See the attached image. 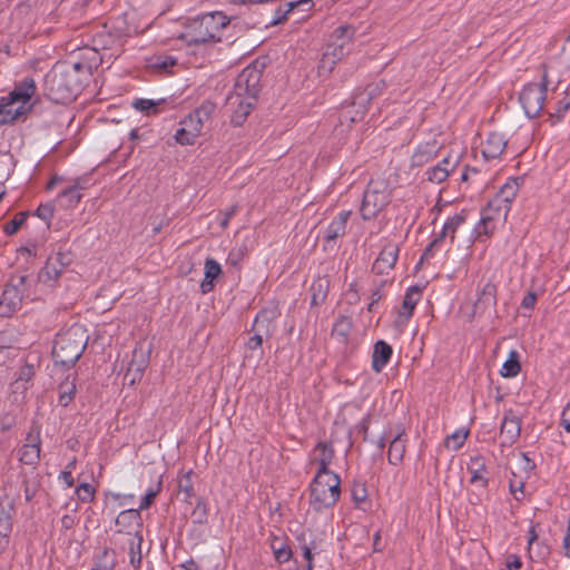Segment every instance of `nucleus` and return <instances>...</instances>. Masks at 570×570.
Returning a JSON list of instances; mask_svg holds the SVG:
<instances>
[{
    "label": "nucleus",
    "instance_id": "1",
    "mask_svg": "<svg viewBox=\"0 0 570 570\" xmlns=\"http://www.w3.org/2000/svg\"><path fill=\"white\" fill-rule=\"evenodd\" d=\"M37 86L32 77H24L14 85L8 96L0 100V126L11 124L31 111V98L36 95Z\"/></svg>",
    "mask_w": 570,
    "mask_h": 570
},
{
    "label": "nucleus",
    "instance_id": "2",
    "mask_svg": "<svg viewBox=\"0 0 570 570\" xmlns=\"http://www.w3.org/2000/svg\"><path fill=\"white\" fill-rule=\"evenodd\" d=\"M81 90V82H76L70 67L56 63L45 76L43 92L56 104H69Z\"/></svg>",
    "mask_w": 570,
    "mask_h": 570
},
{
    "label": "nucleus",
    "instance_id": "3",
    "mask_svg": "<svg viewBox=\"0 0 570 570\" xmlns=\"http://www.w3.org/2000/svg\"><path fill=\"white\" fill-rule=\"evenodd\" d=\"M341 495V479L335 472H316L309 484V504L316 511L333 508Z\"/></svg>",
    "mask_w": 570,
    "mask_h": 570
},
{
    "label": "nucleus",
    "instance_id": "4",
    "mask_svg": "<svg viewBox=\"0 0 570 570\" xmlns=\"http://www.w3.org/2000/svg\"><path fill=\"white\" fill-rule=\"evenodd\" d=\"M86 346L87 338L79 327H71L58 334L52 348L55 363L66 368L73 366Z\"/></svg>",
    "mask_w": 570,
    "mask_h": 570
},
{
    "label": "nucleus",
    "instance_id": "5",
    "mask_svg": "<svg viewBox=\"0 0 570 570\" xmlns=\"http://www.w3.org/2000/svg\"><path fill=\"white\" fill-rule=\"evenodd\" d=\"M229 18L220 11L205 13L188 27L189 42L194 45L222 41L223 31L229 24Z\"/></svg>",
    "mask_w": 570,
    "mask_h": 570
},
{
    "label": "nucleus",
    "instance_id": "6",
    "mask_svg": "<svg viewBox=\"0 0 570 570\" xmlns=\"http://www.w3.org/2000/svg\"><path fill=\"white\" fill-rule=\"evenodd\" d=\"M355 29L351 26H340L331 35V40L321 59V68L332 70L333 66L348 52Z\"/></svg>",
    "mask_w": 570,
    "mask_h": 570
},
{
    "label": "nucleus",
    "instance_id": "7",
    "mask_svg": "<svg viewBox=\"0 0 570 570\" xmlns=\"http://www.w3.org/2000/svg\"><path fill=\"white\" fill-rule=\"evenodd\" d=\"M548 85V75L544 72L540 83H528L520 92L519 101L529 118L539 116L543 110Z\"/></svg>",
    "mask_w": 570,
    "mask_h": 570
},
{
    "label": "nucleus",
    "instance_id": "8",
    "mask_svg": "<svg viewBox=\"0 0 570 570\" xmlns=\"http://www.w3.org/2000/svg\"><path fill=\"white\" fill-rule=\"evenodd\" d=\"M387 203L389 194L383 183L371 180L363 194L360 208L362 218L370 220L376 217Z\"/></svg>",
    "mask_w": 570,
    "mask_h": 570
},
{
    "label": "nucleus",
    "instance_id": "9",
    "mask_svg": "<svg viewBox=\"0 0 570 570\" xmlns=\"http://www.w3.org/2000/svg\"><path fill=\"white\" fill-rule=\"evenodd\" d=\"M264 69V63L255 61L247 66L237 76L233 92L242 96H247L249 99H257L261 91V79Z\"/></svg>",
    "mask_w": 570,
    "mask_h": 570
},
{
    "label": "nucleus",
    "instance_id": "10",
    "mask_svg": "<svg viewBox=\"0 0 570 570\" xmlns=\"http://www.w3.org/2000/svg\"><path fill=\"white\" fill-rule=\"evenodd\" d=\"M26 275L12 277L11 281L4 286L0 307L3 308V313L10 315L21 308L23 295L26 293Z\"/></svg>",
    "mask_w": 570,
    "mask_h": 570
},
{
    "label": "nucleus",
    "instance_id": "11",
    "mask_svg": "<svg viewBox=\"0 0 570 570\" xmlns=\"http://www.w3.org/2000/svg\"><path fill=\"white\" fill-rule=\"evenodd\" d=\"M256 101L257 99L230 92L226 98V107L232 114L230 122L234 126H242L254 109Z\"/></svg>",
    "mask_w": 570,
    "mask_h": 570
},
{
    "label": "nucleus",
    "instance_id": "12",
    "mask_svg": "<svg viewBox=\"0 0 570 570\" xmlns=\"http://www.w3.org/2000/svg\"><path fill=\"white\" fill-rule=\"evenodd\" d=\"M385 87V81L379 80L367 85L364 90L355 94L352 101V107H357V110L356 114L351 117V121H356L357 119L362 118V116L368 109L371 101L380 97L383 94Z\"/></svg>",
    "mask_w": 570,
    "mask_h": 570
},
{
    "label": "nucleus",
    "instance_id": "13",
    "mask_svg": "<svg viewBox=\"0 0 570 570\" xmlns=\"http://www.w3.org/2000/svg\"><path fill=\"white\" fill-rule=\"evenodd\" d=\"M40 367V356L38 354H29L23 365L17 372V377L12 383L14 393H24L32 384V380Z\"/></svg>",
    "mask_w": 570,
    "mask_h": 570
},
{
    "label": "nucleus",
    "instance_id": "14",
    "mask_svg": "<svg viewBox=\"0 0 570 570\" xmlns=\"http://www.w3.org/2000/svg\"><path fill=\"white\" fill-rule=\"evenodd\" d=\"M41 441L40 428L32 426L27 434L26 443L19 450V461L26 465H35L40 460Z\"/></svg>",
    "mask_w": 570,
    "mask_h": 570
},
{
    "label": "nucleus",
    "instance_id": "15",
    "mask_svg": "<svg viewBox=\"0 0 570 570\" xmlns=\"http://www.w3.org/2000/svg\"><path fill=\"white\" fill-rule=\"evenodd\" d=\"M214 110L215 105L205 101L181 121V126L189 129L191 136H199L204 124L209 120Z\"/></svg>",
    "mask_w": 570,
    "mask_h": 570
},
{
    "label": "nucleus",
    "instance_id": "16",
    "mask_svg": "<svg viewBox=\"0 0 570 570\" xmlns=\"http://www.w3.org/2000/svg\"><path fill=\"white\" fill-rule=\"evenodd\" d=\"M521 433V419L512 411L507 410L500 426V436L502 446L514 444Z\"/></svg>",
    "mask_w": 570,
    "mask_h": 570
},
{
    "label": "nucleus",
    "instance_id": "17",
    "mask_svg": "<svg viewBox=\"0 0 570 570\" xmlns=\"http://www.w3.org/2000/svg\"><path fill=\"white\" fill-rule=\"evenodd\" d=\"M399 253L400 248L396 243L390 240L386 242L383 245L379 257L373 263L372 271L379 275L387 274L395 266Z\"/></svg>",
    "mask_w": 570,
    "mask_h": 570
},
{
    "label": "nucleus",
    "instance_id": "18",
    "mask_svg": "<svg viewBox=\"0 0 570 570\" xmlns=\"http://www.w3.org/2000/svg\"><path fill=\"white\" fill-rule=\"evenodd\" d=\"M148 362V355L142 350L135 348L132 352V358L124 375V384L134 386L136 383L140 382Z\"/></svg>",
    "mask_w": 570,
    "mask_h": 570
},
{
    "label": "nucleus",
    "instance_id": "19",
    "mask_svg": "<svg viewBox=\"0 0 570 570\" xmlns=\"http://www.w3.org/2000/svg\"><path fill=\"white\" fill-rule=\"evenodd\" d=\"M497 285L490 281L484 283L476 291V301L473 305V314L481 315L488 308L494 307L497 305Z\"/></svg>",
    "mask_w": 570,
    "mask_h": 570
},
{
    "label": "nucleus",
    "instance_id": "20",
    "mask_svg": "<svg viewBox=\"0 0 570 570\" xmlns=\"http://www.w3.org/2000/svg\"><path fill=\"white\" fill-rule=\"evenodd\" d=\"M13 503L8 499L0 500V552L9 543V534L12 531Z\"/></svg>",
    "mask_w": 570,
    "mask_h": 570
},
{
    "label": "nucleus",
    "instance_id": "21",
    "mask_svg": "<svg viewBox=\"0 0 570 570\" xmlns=\"http://www.w3.org/2000/svg\"><path fill=\"white\" fill-rule=\"evenodd\" d=\"M350 216V210H342L337 214L336 217L332 219V222L324 230L323 239L325 245L335 242L338 237H342L346 234Z\"/></svg>",
    "mask_w": 570,
    "mask_h": 570
},
{
    "label": "nucleus",
    "instance_id": "22",
    "mask_svg": "<svg viewBox=\"0 0 570 570\" xmlns=\"http://www.w3.org/2000/svg\"><path fill=\"white\" fill-rule=\"evenodd\" d=\"M253 331L255 333L246 342V348L254 352L262 348L263 336L265 335L266 337H271L273 331L271 328V323L266 318H263L261 314H258L254 320Z\"/></svg>",
    "mask_w": 570,
    "mask_h": 570
},
{
    "label": "nucleus",
    "instance_id": "23",
    "mask_svg": "<svg viewBox=\"0 0 570 570\" xmlns=\"http://www.w3.org/2000/svg\"><path fill=\"white\" fill-rule=\"evenodd\" d=\"M439 150L436 140L420 144L411 156V167H423L438 156Z\"/></svg>",
    "mask_w": 570,
    "mask_h": 570
},
{
    "label": "nucleus",
    "instance_id": "24",
    "mask_svg": "<svg viewBox=\"0 0 570 570\" xmlns=\"http://www.w3.org/2000/svg\"><path fill=\"white\" fill-rule=\"evenodd\" d=\"M116 525L119 527L118 532L130 534L131 531H138L137 529L142 527L140 511L138 509L121 511L116 518Z\"/></svg>",
    "mask_w": 570,
    "mask_h": 570
},
{
    "label": "nucleus",
    "instance_id": "25",
    "mask_svg": "<svg viewBox=\"0 0 570 570\" xmlns=\"http://www.w3.org/2000/svg\"><path fill=\"white\" fill-rule=\"evenodd\" d=\"M406 442L407 438L404 430H397L396 434L390 441L387 452V460L390 464L397 465L403 461L406 451Z\"/></svg>",
    "mask_w": 570,
    "mask_h": 570
},
{
    "label": "nucleus",
    "instance_id": "26",
    "mask_svg": "<svg viewBox=\"0 0 570 570\" xmlns=\"http://www.w3.org/2000/svg\"><path fill=\"white\" fill-rule=\"evenodd\" d=\"M505 147L507 139L504 136L499 132H491L484 142L482 155L487 159H495L503 154Z\"/></svg>",
    "mask_w": 570,
    "mask_h": 570
},
{
    "label": "nucleus",
    "instance_id": "27",
    "mask_svg": "<svg viewBox=\"0 0 570 570\" xmlns=\"http://www.w3.org/2000/svg\"><path fill=\"white\" fill-rule=\"evenodd\" d=\"M393 350L385 341H377L374 344L372 354V368L374 372L380 373L390 362Z\"/></svg>",
    "mask_w": 570,
    "mask_h": 570
},
{
    "label": "nucleus",
    "instance_id": "28",
    "mask_svg": "<svg viewBox=\"0 0 570 570\" xmlns=\"http://www.w3.org/2000/svg\"><path fill=\"white\" fill-rule=\"evenodd\" d=\"M62 255L58 254L55 257H49L46 265L39 273V279L42 283H50L57 281L63 272L65 264L61 261Z\"/></svg>",
    "mask_w": 570,
    "mask_h": 570
},
{
    "label": "nucleus",
    "instance_id": "29",
    "mask_svg": "<svg viewBox=\"0 0 570 570\" xmlns=\"http://www.w3.org/2000/svg\"><path fill=\"white\" fill-rule=\"evenodd\" d=\"M315 459L314 462L318 465L316 472L325 473L333 472L328 469L334 458V449L326 442H318L314 449Z\"/></svg>",
    "mask_w": 570,
    "mask_h": 570
},
{
    "label": "nucleus",
    "instance_id": "30",
    "mask_svg": "<svg viewBox=\"0 0 570 570\" xmlns=\"http://www.w3.org/2000/svg\"><path fill=\"white\" fill-rule=\"evenodd\" d=\"M422 292L419 286H411L407 288L402 306L399 311V318L406 322L412 315L413 311L417 304V302L421 299Z\"/></svg>",
    "mask_w": 570,
    "mask_h": 570
},
{
    "label": "nucleus",
    "instance_id": "31",
    "mask_svg": "<svg viewBox=\"0 0 570 570\" xmlns=\"http://www.w3.org/2000/svg\"><path fill=\"white\" fill-rule=\"evenodd\" d=\"M331 279L328 276H317L311 285V305L318 306L323 304L328 294Z\"/></svg>",
    "mask_w": 570,
    "mask_h": 570
},
{
    "label": "nucleus",
    "instance_id": "32",
    "mask_svg": "<svg viewBox=\"0 0 570 570\" xmlns=\"http://www.w3.org/2000/svg\"><path fill=\"white\" fill-rule=\"evenodd\" d=\"M468 471L471 473L470 482L472 484L480 483L482 488L488 487L489 479L485 476L487 466L481 455H475L470 459Z\"/></svg>",
    "mask_w": 570,
    "mask_h": 570
},
{
    "label": "nucleus",
    "instance_id": "33",
    "mask_svg": "<svg viewBox=\"0 0 570 570\" xmlns=\"http://www.w3.org/2000/svg\"><path fill=\"white\" fill-rule=\"evenodd\" d=\"M222 274V267L214 258L205 261V277L200 283V291L207 294L214 289V281Z\"/></svg>",
    "mask_w": 570,
    "mask_h": 570
},
{
    "label": "nucleus",
    "instance_id": "34",
    "mask_svg": "<svg viewBox=\"0 0 570 570\" xmlns=\"http://www.w3.org/2000/svg\"><path fill=\"white\" fill-rule=\"evenodd\" d=\"M450 158L445 157L443 158L438 165L430 168L426 171V178L431 183L441 184L443 183L450 175V173L453 170L454 166L449 168L450 165Z\"/></svg>",
    "mask_w": 570,
    "mask_h": 570
},
{
    "label": "nucleus",
    "instance_id": "35",
    "mask_svg": "<svg viewBox=\"0 0 570 570\" xmlns=\"http://www.w3.org/2000/svg\"><path fill=\"white\" fill-rule=\"evenodd\" d=\"M142 535L139 531L135 532L134 538L129 540L128 543V553H129V562L134 567V569L138 570L141 567L142 553H141V544H142Z\"/></svg>",
    "mask_w": 570,
    "mask_h": 570
},
{
    "label": "nucleus",
    "instance_id": "36",
    "mask_svg": "<svg viewBox=\"0 0 570 570\" xmlns=\"http://www.w3.org/2000/svg\"><path fill=\"white\" fill-rule=\"evenodd\" d=\"M352 320L346 315H340L332 328V337L336 338L340 343H346L352 330Z\"/></svg>",
    "mask_w": 570,
    "mask_h": 570
},
{
    "label": "nucleus",
    "instance_id": "37",
    "mask_svg": "<svg viewBox=\"0 0 570 570\" xmlns=\"http://www.w3.org/2000/svg\"><path fill=\"white\" fill-rule=\"evenodd\" d=\"M466 216L464 212L455 214L446 219L443 225L441 233L438 235L439 239H444L445 237H450L451 242L455 238V233L458 228L465 222Z\"/></svg>",
    "mask_w": 570,
    "mask_h": 570
},
{
    "label": "nucleus",
    "instance_id": "38",
    "mask_svg": "<svg viewBox=\"0 0 570 570\" xmlns=\"http://www.w3.org/2000/svg\"><path fill=\"white\" fill-rule=\"evenodd\" d=\"M79 185L70 186L63 189L57 197V203L63 208H73L81 199Z\"/></svg>",
    "mask_w": 570,
    "mask_h": 570
},
{
    "label": "nucleus",
    "instance_id": "39",
    "mask_svg": "<svg viewBox=\"0 0 570 570\" xmlns=\"http://www.w3.org/2000/svg\"><path fill=\"white\" fill-rule=\"evenodd\" d=\"M498 200L499 199L497 197H493L482 212L492 216L494 220H505L511 207Z\"/></svg>",
    "mask_w": 570,
    "mask_h": 570
},
{
    "label": "nucleus",
    "instance_id": "40",
    "mask_svg": "<svg viewBox=\"0 0 570 570\" xmlns=\"http://www.w3.org/2000/svg\"><path fill=\"white\" fill-rule=\"evenodd\" d=\"M166 102H167V100L165 98L157 99V100L140 98V99H136L132 102V107L136 110L141 111L147 116H150V115H156L157 112H159L160 106L165 105Z\"/></svg>",
    "mask_w": 570,
    "mask_h": 570
},
{
    "label": "nucleus",
    "instance_id": "41",
    "mask_svg": "<svg viewBox=\"0 0 570 570\" xmlns=\"http://www.w3.org/2000/svg\"><path fill=\"white\" fill-rule=\"evenodd\" d=\"M521 371L519 353L514 350L510 351L508 360L503 363L501 375L503 377H514Z\"/></svg>",
    "mask_w": 570,
    "mask_h": 570
},
{
    "label": "nucleus",
    "instance_id": "42",
    "mask_svg": "<svg viewBox=\"0 0 570 570\" xmlns=\"http://www.w3.org/2000/svg\"><path fill=\"white\" fill-rule=\"evenodd\" d=\"M470 434V430L461 428L444 439V446L453 451H458L463 446Z\"/></svg>",
    "mask_w": 570,
    "mask_h": 570
},
{
    "label": "nucleus",
    "instance_id": "43",
    "mask_svg": "<svg viewBox=\"0 0 570 570\" xmlns=\"http://www.w3.org/2000/svg\"><path fill=\"white\" fill-rule=\"evenodd\" d=\"M518 190L519 187L517 181L511 180L505 183L494 197L499 199L498 202L504 203L511 207L512 202L515 199L518 195Z\"/></svg>",
    "mask_w": 570,
    "mask_h": 570
},
{
    "label": "nucleus",
    "instance_id": "44",
    "mask_svg": "<svg viewBox=\"0 0 570 570\" xmlns=\"http://www.w3.org/2000/svg\"><path fill=\"white\" fill-rule=\"evenodd\" d=\"M495 222L492 216L482 212L481 219L475 227L478 237L492 235L495 229Z\"/></svg>",
    "mask_w": 570,
    "mask_h": 570
},
{
    "label": "nucleus",
    "instance_id": "45",
    "mask_svg": "<svg viewBox=\"0 0 570 570\" xmlns=\"http://www.w3.org/2000/svg\"><path fill=\"white\" fill-rule=\"evenodd\" d=\"M59 405L66 407L69 405L76 394V385L73 382H63L59 385Z\"/></svg>",
    "mask_w": 570,
    "mask_h": 570
},
{
    "label": "nucleus",
    "instance_id": "46",
    "mask_svg": "<svg viewBox=\"0 0 570 570\" xmlns=\"http://www.w3.org/2000/svg\"><path fill=\"white\" fill-rule=\"evenodd\" d=\"M27 217H28L27 212L17 213L10 222L4 224L3 232L7 235L16 234L19 230V228L22 226V224L26 222Z\"/></svg>",
    "mask_w": 570,
    "mask_h": 570
},
{
    "label": "nucleus",
    "instance_id": "47",
    "mask_svg": "<svg viewBox=\"0 0 570 570\" xmlns=\"http://www.w3.org/2000/svg\"><path fill=\"white\" fill-rule=\"evenodd\" d=\"M76 494L80 502H92L95 500L96 489L91 484L83 482L76 488Z\"/></svg>",
    "mask_w": 570,
    "mask_h": 570
},
{
    "label": "nucleus",
    "instance_id": "48",
    "mask_svg": "<svg viewBox=\"0 0 570 570\" xmlns=\"http://www.w3.org/2000/svg\"><path fill=\"white\" fill-rule=\"evenodd\" d=\"M161 488H163L161 481H158V483L154 488L148 489V491L146 492V494L144 495V498L140 501L138 510L139 511L147 510L153 504L155 498L161 491Z\"/></svg>",
    "mask_w": 570,
    "mask_h": 570
},
{
    "label": "nucleus",
    "instance_id": "49",
    "mask_svg": "<svg viewBox=\"0 0 570 570\" xmlns=\"http://www.w3.org/2000/svg\"><path fill=\"white\" fill-rule=\"evenodd\" d=\"M193 471H188L184 473L178 481V489L180 492L185 493L187 498L194 495V485L191 481Z\"/></svg>",
    "mask_w": 570,
    "mask_h": 570
},
{
    "label": "nucleus",
    "instance_id": "50",
    "mask_svg": "<svg viewBox=\"0 0 570 570\" xmlns=\"http://www.w3.org/2000/svg\"><path fill=\"white\" fill-rule=\"evenodd\" d=\"M193 517L195 518V522L202 524L207 520V503L204 498H198L195 509L193 511Z\"/></svg>",
    "mask_w": 570,
    "mask_h": 570
},
{
    "label": "nucleus",
    "instance_id": "51",
    "mask_svg": "<svg viewBox=\"0 0 570 570\" xmlns=\"http://www.w3.org/2000/svg\"><path fill=\"white\" fill-rule=\"evenodd\" d=\"M570 109V96L566 95L559 101H557L553 111H550V116L558 119L563 118L567 111Z\"/></svg>",
    "mask_w": 570,
    "mask_h": 570
},
{
    "label": "nucleus",
    "instance_id": "52",
    "mask_svg": "<svg viewBox=\"0 0 570 570\" xmlns=\"http://www.w3.org/2000/svg\"><path fill=\"white\" fill-rule=\"evenodd\" d=\"M115 560L109 558V550H104L92 570H114Z\"/></svg>",
    "mask_w": 570,
    "mask_h": 570
},
{
    "label": "nucleus",
    "instance_id": "53",
    "mask_svg": "<svg viewBox=\"0 0 570 570\" xmlns=\"http://www.w3.org/2000/svg\"><path fill=\"white\" fill-rule=\"evenodd\" d=\"M351 494L356 508H361V505L366 501L367 498V491L363 484H355L352 488Z\"/></svg>",
    "mask_w": 570,
    "mask_h": 570
},
{
    "label": "nucleus",
    "instance_id": "54",
    "mask_svg": "<svg viewBox=\"0 0 570 570\" xmlns=\"http://www.w3.org/2000/svg\"><path fill=\"white\" fill-rule=\"evenodd\" d=\"M197 137L198 136H191V134H189V129L183 126L175 134V139L180 145H193Z\"/></svg>",
    "mask_w": 570,
    "mask_h": 570
},
{
    "label": "nucleus",
    "instance_id": "55",
    "mask_svg": "<svg viewBox=\"0 0 570 570\" xmlns=\"http://www.w3.org/2000/svg\"><path fill=\"white\" fill-rule=\"evenodd\" d=\"M53 205L50 203L41 204L36 210V216L45 222H50L53 218Z\"/></svg>",
    "mask_w": 570,
    "mask_h": 570
},
{
    "label": "nucleus",
    "instance_id": "56",
    "mask_svg": "<svg viewBox=\"0 0 570 570\" xmlns=\"http://www.w3.org/2000/svg\"><path fill=\"white\" fill-rule=\"evenodd\" d=\"M384 284H385V282H381L380 286H377L374 291H372V293H371V302L367 305V311L370 313L375 311V305L384 297V293H383V289H382Z\"/></svg>",
    "mask_w": 570,
    "mask_h": 570
},
{
    "label": "nucleus",
    "instance_id": "57",
    "mask_svg": "<svg viewBox=\"0 0 570 570\" xmlns=\"http://www.w3.org/2000/svg\"><path fill=\"white\" fill-rule=\"evenodd\" d=\"M274 554L279 563H285L292 558V550L287 546H282L274 549Z\"/></svg>",
    "mask_w": 570,
    "mask_h": 570
},
{
    "label": "nucleus",
    "instance_id": "58",
    "mask_svg": "<svg viewBox=\"0 0 570 570\" xmlns=\"http://www.w3.org/2000/svg\"><path fill=\"white\" fill-rule=\"evenodd\" d=\"M60 67H70L76 82H81L80 73L85 70V65L81 62H57Z\"/></svg>",
    "mask_w": 570,
    "mask_h": 570
},
{
    "label": "nucleus",
    "instance_id": "59",
    "mask_svg": "<svg viewBox=\"0 0 570 570\" xmlns=\"http://www.w3.org/2000/svg\"><path fill=\"white\" fill-rule=\"evenodd\" d=\"M237 210H238V206L237 205H233L228 209H226L225 212L220 213L222 218L219 220V225H220L222 228H226L228 226L229 220L237 213Z\"/></svg>",
    "mask_w": 570,
    "mask_h": 570
},
{
    "label": "nucleus",
    "instance_id": "60",
    "mask_svg": "<svg viewBox=\"0 0 570 570\" xmlns=\"http://www.w3.org/2000/svg\"><path fill=\"white\" fill-rule=\"evenodd\" d=\"M443 240L442 239H439V237L436 236L430 244L429 246L425 248V250L423 252L421 258H420V262H423V261H429L431 257H433L434 255V249L438 248L440 246V244L442 243Z\"/></svg>",
    "mask_w": 570,
    "mask_h": 570
},
{
    "label": "nucleus",
    "instance_id": "61",
    "mask_svg": "<svg viewBox=\"0 0 570 570\" xmlns=\"http://www.w3.org/2000/svg\"><path fill=\"white\" fill-rule=\"evenodd\" d=\"M175 65L176 60L171 57H158L154 63L156 68L164 71H168Z\"/></svg>",
    "mask_w": 570,
    "mask_h": 570
},
{
    "label": "nucleus",
    "instance_id": "62",
    "mask_svg": "<svg viewBox=\"0 0 570 570\" xmlns=\"http://www.w3.org/2000/svg\"><path fill=\"white\" fill-rule=\"evenodd\" d=\"M560 425L567 431L570 432V402L566 405L562 411Z\"/></svg>",
    "mask_w": 570,
    "mask_h": 570
},
{
    "label": "nucleus",
    "instance_id": "63",
    "mask_svg": "<svg viewBox=\"0 0 570 570\" xmlns=\"http://www.w3.org/2000/svg\"><path fill=\"white\" fill-rule=\"evenodd\" d=\"M537 302V295L533 292H528L521 302V307L531 309L534 307Z\"/></svg>",
    "mask_w": 570,
    "mask_h": 570
},
{
    "label": "nucleus",
    "instance_id": "64",
    "mask_svg": "<svg viewBox=\"0 0 570 570\" xmlns=\"http://www.w3.org/2000/svg\"><path fill=\"white\" fill-rule=\"evenodd\" d=\"M20 256H26V258L36 257L37 256V245L28 244L27 246L21 247L18 250Z\"/></svg>",
    "mask_w": 570,
    "mask_h": 570
}]
</instances>
